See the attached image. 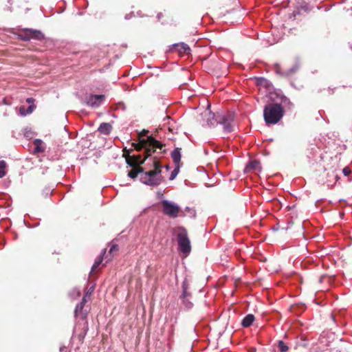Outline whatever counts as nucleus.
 Wrapping results in <instances>:
<instances>
[{
  "label": "nucleus",
  "mask_w": 352,
  "mask_h": 352,
  "mask_svg": "<svg viewBox=\"0 0 352 352\" xmlns=\"http://www.w3.org/2000/svg\"><path fill=\"white\" fill-rule=\"evenodd\" d=\"M89 297V293L87 292L85 295L83 296L82 300L85 302V303L87 302V298Z\"/></svg>",
  "instance_id": "obj_33"
},
{
  "label": "nucleus",
  "mask_w": 352,
  "mask_h": 352,
  "mask_svg": "<svg viewBox=\"0 0 352 352\" xmlns=\"http://www.w3.org/2000/svg\"><path fill=\"white\" fill-rule=\"evenodd\" d=\"M34 102V99L33 98H28L26 99V102L29 103V104H33L32 103Z\"/></svg>",
  "instance_id": "obj_32"
},
{
  "label": "nucleus",
  "mask_w": 352,
  "mask_h": 352,
  "mask_svg": "<svg viewBox=\"0 0 352 352\" xmlns=\"http://www.w3.org/2000/svg\"><path fill=\"white\" fill-rule=\"evenodd\" d=\"M80 307H84L85 302L81 300V302L78 304Z\"/></svg>",
  "instance_id": "obj_35"
},
{
  "label": "nucleus",
  "mask_w": 352,
  "mask_h": 352,
  "mask_svg": "<svg viewBox=\"0 0 352 352\" xmlns=\"http://www.w3.org/2000/svg\"><path fill=\"white\" fill-rule=\"evenodd\" d=\"M265 81H266V80L264 78H259L257 79V83L259 84V85L263 84Z\"/></svg>",
  "instance_id": "obj_30"
},
{
  "label": "nucleus",
  "mask_w": 352,
  "mask_h": 352,
  "mask_svg": "<svg viewBox=\"0 0 352 352\" xmlns=\"http://www.w3.org/2000/svg\"><path fill=\"white\" fill-rule=\"evenodd\" d=\"M246 169L260 170L261 169V163L258 160H252L246 166Z\"/></svg>",
  "instance_id": "obj_17"
},
{
  "label": "nucleus",
  "mask_w": 352,
  "mask_h": 352,
  "mask_svg": "<svg viewBox=\"0 0 352 352\" xmlns=\"http://www.w3.org/2000/svg\"><path fill=\"white\" fill-rule=\"evenodd\" d=\"M6 168V162L4 160L0 161V168L5 170Z\"/></svg>",
  "instance_id": "obj_29"
},
{
  "label": "nucleus",
  "mask_w": 352,
  "mask_h": 352,
  "mask_svg": "<svg viewBox=\"0 0 352 352\" xmlns=\"http://www.w3.org/2000/svg\"><path fill=\"white\" fill-rule=\"evenodd\" d=\"M173 48L179 53L180 56L188 54L190 51L188 45L184 43L173 45Z\"/></svg>",
  "instance_id": "obj_10"
},
{
  "label": "nucleus",
  "mask_w": 352,
  "mask_h": 352,
  "mask_svg": "<svg viewBox=\"0 0 352 352\" xmlns=\"http://www.w3.org/2000/svg\"><path fill=\"white\" fill-rule=\"evenodd\" d=\"M36 151H41L38 148V147H37V148H36Z\"/></svg>",
  "instance_id": "obj_37"
},
{
  "label": "nucleus",
  "mask_w": 352,
  "mask_h": 352,
  "mask_svg": "<svg viewBox=\"0 0 352 352\" xmlns=\"http://www.w3.org/2000/svg\"><path fill=\"white\" fill-rule=\"evenodd\" d=\"M171 157L175 164H180L181 161V148H176L171 153Z\"/></svg>",
  "instance_id": "obj_11"
},
{
  "label": "nucleus",
  "mask_w": 352,
  "mask_h": 352,
  "mask_svg": "<svg viewBox=\"0 0 352 352\" xmlns=\"http://www.w3.org/2000/svg\"><path fill=\"white\" fill-rule=\"evenodd\" d=\"M19 112H20L21 115L25 116L26 115V109H25V107L24 106L20 107Z\"/></svg>",
  "instance_id": "obj_27"
},
{
  "label": "nucleus",
  "mask_w": 352,
  "mask_h": 352,
  "mask_svg": "<svg viewBox=\"0 0 352 352\" xmlns=\"http://www.w3.org/2000/svg\"><path fill=\"white\" fill-rule=\"evenodd\" d=\"M284 115L283 107L278 103L267 104L263 110V117L267 124L278 123Z\"/></svg>",
  "instance_id": "obj_2"
},
{
  "label": "nucleus",
  "mask_w": 352,
  "mask_h": 352,
  "mask_svg": "<svg viewBox=\"0 0 352 352\" xmlns=\"http://www.w3.org/2000/svg\"><path fill=\"white\" fill-rule=\"evenodd\" d=\"M300 68V64L298 63H296L289 69L286 72L287 75L292 74L296 72Z\"/></svg>",
  "instance_id": "obj_20"
},
{
  "label": "nucleus",
  "mask_w": 352,
  "mask_h": 352,
  "mask_svg": "<svg viewBox=\"0 0 352 352\" xmlns=\"http://www.w3.org/2000/svg\"><path fill=\"white\" fill-rule=\"evenodd\" d=\"M6 175L5 170L0 168V178H3Z\"/></svg>",
  "instance_id": "obj_31"
},
{
  "label": "nucleus",
  "mask_w": 352,
  "mask_h": 352,
  "mask_svg": "<svg viewBox=\"0 0 352 352\" xmlns=\"http://www.w3.org/2000/svg\"><path fill=\"white\" fill-rule=\"evenodd\" d=\"M190 295V294L188 293L186 291V287L184 285H183V293L182 295L181 296V298L183 299L184 303L188 309L191 308L192 306V304L187 299V297H188Z\"/></svg>",
  "instance_id": "obj_15"
},
{
  "label": "nucleus",
  "mask_w": 352,
  "mask_h": 352,
  "mask_svg": "<svg viewBox=\"0 0 352 352\" xmlns=\"http://www.w3.org/2000/svg\"><path fill=\"white\" fill-rule=\"evenodd\" d=\"M112 130V126L109 123H102L99 128L98 131L102 134L108 135L111 133Z\"/></svg>",
  "instance_id": "obj_14"
},
{
  "label": "nucleus",
  "mask_w": 352,
  "mask_h": 352,
  "mask_svg": "<svg viewBox=\"0 0 352 352\" xmlns=\"http://www.w3.org/2000/svg\"><path fill=\"white\" fill-rule=\"evenodd\" d=\"M254 320V316L252 314L247 315L242 320L241 324L243 327H249Z\"/></svg>",
  "instance_id": "obj_16"
},
{
  "label": "nucleus",
  "mask_w": 352,
  "mask_h": 352,
  "mask_svg": "<svg viewBox=\"0 0 352 352\" xmlns=\"http://www.w3.org/2000/svg\"><path fill=\"white\" fill-rule=\"evenodd\" d=\"M35 105L34 104H30L28 108L26 109V115L27 114H30L32 113V111L34 110L35 109Z\"/></svg>",
  "instance_id": "obj_24"
},
{
  "label": "nucleus",
  "mask_w": 352,
  "mask_h": 352,
  "mask_svg": "<svg viewBox=\"0 0 352 352\" xmlns=\"http://www.w3.org/2000/svg\"><path fill=\"white\" fill-rule=\"evenodd\" d=\"M168 130L169 131L173 132V129L171 127H168Z\"/></svg>",
  "instance_id": "obj_36"
},
{
  "label": "nucleus",
  "mask_w": 352,
  "mask_h": 352,
  "mask_svg": "<svg viewBox=\"0 0 352 352\" xmlns=\"http://www.w3.org/2000/svg\"><path fill=\"white\" fill-rule=\"evenodd\" d=\"M129 156H131L130 155V151L127 150L126 148H124V150H123V157L126 160V157H129Z\"/></svg>",
  "instance_id": "obj_25"
},
{
  "label": "nucleus",
  "mask_w": 352,
  "mask_h": 352,
  "mask_svg": "<svg viewBox=\"0 0 352 352\" xmlns=\"http://www.w3.org/2000/svg\"><path fill=\"white\" fill-rule=\"evenodd\" d=\"M175 166H175V169L172 171V173L170 174V180L174 179L179 171L180 164H175Z\"/></svg>",
  "instance_id": "obj_21"
},
{
  "label": "nucleus",
  "mask_w": 352,
  "mask_h": 352,
  "mask_svg": "<svg viewBox=\"0 0 352 352\" xmlns=\"http://www.w3.org/2000/svg\"><path fill=\"white\" fill-rule=\"evenodd\" d=\"M342 172L344 173V175L346 176H348L351 174V170L349 167H345L343 170H342Z\"/></svg>",
  "instance_id": "obj_26"
},
{
  "label": "nucleus",
  "mask_w": 352,
  "mask_h": 352,
  "mask_svg": "<svg viewBox=\"0 0 352 352\" xmlns=\"http://www.w3.org/2000/svg\"><path fill=\"white\" fill-rule=\"evenodd\" d=\"M146 158L145 156L142 157V155H131L126 157V163L130 166H140L141 164H144Z\"/></svg>",
  "instance_id": "obj_8"
},
{
  "label": "nucleus",
  "mask_w": 352,
  "mask_h": 352,
  "mask_svg": "<svg viewBox=\"0 0 352 352\" xmlns=\"http://www.w3.org/2000/svg\"><path fill=\"white\" fill-rule=\"evenodd\" d=\"M153 166L154 169L144 172L140 177L142 183L151 186H156L161 184L162 180V166L159 160L154 157L153 160Z\"/></svg>",
  "instance_id": "obj_1"
},
{
  "label": "nucleus",
  "mask_w": 352,
  "mask_h": 352,
  "mask_svg": "<svg viewBox=\"0 0 352 352\" xmlns=\"http://www.w3.org/2000/svg\"><path fill=\"white\" fill-rule=\"evenodd\" d=\"M173 234L177 238L179 250L187 256L191 252V245L186 229L181 226L176 227L173 229Z\"/></svg>",
  "instance_id": "obj_3"
},
{
  "label": "nucleus",
  "mask_w": 352,
  "mask_h": 352,
  "mask_svg": "<svg viewBox=\"0 0 352 352\" xmlns=\"http://www.w3.org/2000/svg\"><path fill=\"white\" fill-rule=\"evenodd\" d=\"M19 37L25 41H28L31 39H35L41 41L44 38V35L39 30H35L32 29H23L20 31Z\"/></svg>",
  "instance_id": "obj_4"
},
{
  "label": "nucleus",
  "mask_w": 352,
  "mask_h": 352,
  "mask_svg": "<svg viewBox=\"0 0 352 352\" xmlns=\"http://www.w3.org/2000/svg\"><path fill=\"white\" fill-rule=\"evenodd\" d=\"M234 117L232 114L223 116L219 122L223 126V130L226 133H230L234 130L232 124Z\"/></svg>",
  "instance_id": "obj_7"
},
{
  "label": "nucleus",
  "mask_w": 352,
  "mask_h": 352,
  "mask_svg": "<svg viewBox=\"0 0 352 352\" xmlns=\"http://www.w3.org/2000/svg\"><path fill=\"white\" fill-rule=\"evenodd\" d=\"M162 212L166 215L170 217L175 218L178 216L180 211V208L176 204H172L167 200H163L162 201Z\"/></svg>",
  "instance_id": "obj_6"
},
{
  "label": "nucleus",
  "mask_w": 352,
  "mask_h": 352,
  "mask_svg": "<svg viewBox=\"0 0 352 352\" xmlns=\"http://www.w3.org/2000/svg\"><path fill=\"white\" fill-rule=\"evenodd\" d=\"M119 250V247L118 245H112L110 250H109V253L110 254H113V252H118Z\"/></svg>",
  "instance_id": "obj_23"
},
{
  "label": "nucleus",
  "mask_w": 352,
  "mask_h": 352,
  "mask_svg": "<svg viewBox=\"0 0 352 352\" xmlns=\"http://www.w3.org/2000/svg\"><path fill=\"white\" fill-rule=\"evenodd\" d=\"M278 347L280 352H287L289 350L288 346L282 340L278 341Z\"/></svg>",
  "instance_id": "obj_19"
},
{
  "label": "nucleus",
  "mask_w": 352,
  "mask_h": 352,
  "mask_svg": "<svg viewBox=\"0 0 352 352\" xmlns=\"http://www.w3.org/2000/svg\"><path fill=\"white\" fill-rule=\"evenodd\" d=\"M104 95H91L87 101V104L92 107H98L104 100Z\"/></svg>",
  "instance_id": "obj_9"
},
{
  "label": "nucleus",
  "mask_w": 352,
  "mask_h": 352,
  "mask_svg": "<svg viewBox=\"0 0 352 352\" xmlns=\"http://www.w3.org/2000/svg\"><path fill=\"white\" fill-rule=\"evenodd\" d=\"M146 144H148L147 138L146 139L140 138V140H138V143H132V146L134 147V148L137 151H140L142 148H144L145 150V147L146 146Z\"/></svg>",
  "instance_id": "obj_12"
},
{
  "label": "nucleus",
  "mask_w": 352,
  "mask_h": 352,
  "mask_svg": "<svg viewBox=\"0 0 352 352\" xmlns=\"http://www.w3.org/2000/svg\"><path fill=\"white\" fill-rule=\"evenodd\" d=\"M132 169L129 172L128 176L132 179L138 177L139 173H144V168L141 166H131Z\"/></svg>",
  "instance_id": "obj_13"
},
{
  "label": "nucleus",
  "mask_w": 352,
  "mask_h": 352,
  "mask_svg": "<svg viewBox=\"0 0 352 352\" xmlns=\"http://www.w3.org/2000/svg\"><path fill=\"white\" fill-rule=\"evenodd\" d=\"M147 141L148 144H146L144 151V155L146 159L150 157L152 153H155L157 148L162 149L165 146L160 142L156 140L153 136H148Z\"/></svg>",
  "instance_id": "obj_5"
},
{
  "label": "nucleus",
  "mask_w": 352,
  "mask_h": 352,
  "mask_svg": "<svg viewBox=\"0 0 352 352\" xmlns=\"http://www.w3.org/2000/svg\"><path fill=\"white\" fill-rule=\"evenodd\" d=\"M162 16H163V14H162V13H159V14H157V19H158L159 20H161V19L162 18Z\"/></svg>",
  "instance_id": "obj_34"
},
{
  "label": "nucleus",
  "mask_w": 352,
  "mask_h": 352,
  "mask_svg": "<svg viewBox=\"0 0 352 352\" xmlns=\"http://www.w3.org/2000/svg\"><path fill=\"white\" fill-rule=\"evenodd\" d=\"M148 133V131L147 130H143L142 132H140L138 135V140H140V138H142L143 136H145L146 135V134Z\"/></svg>",
  "instance_id": "obj_28"
},
{
  "label": "nucleus",
  "mask_w": 352,
  "mask_h": 352,
  "mask_svg": "<svg viewBox=\"0 0 352 352\" xmlns=\"http://www.w3.org/2000/svg\"><path fill=\"white\" fill-rule=\"evenodd\" d=\"M82 309L83 307H80L79 305H77L74 310V314L76 317H79L82 320H84L87 317V313L84 312Z\"/></svg>",
  "instance_id": "obj_18"
},
{
  "label": "nucleus",
  "mask_w": 352,
  "mask_h": 352,
  "mask_svg": "<svg viewBox=\"0 0 352 352\" xmlns=\"http://www.w3.org/2000/svg\"><path fill=\"white\" fill-rule=\"evenodd\" d=\"M102 260V256H100L98 259L95 261L94 264L91 267V272H94L98 267V266L101 264Z\"/></svg>",
  "instance_id": "obj_22"
}]
</instances>
